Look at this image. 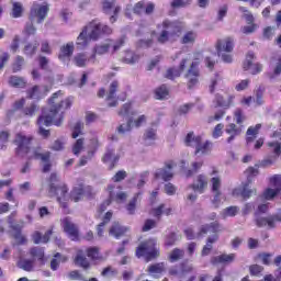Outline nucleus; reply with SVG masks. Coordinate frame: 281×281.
Here are the masks:
<instances>
[{
	"label": "nucleus",
	"instance_id": "62",
	"mask_svg": "<svg viewBox=\"0 0 281 281\" xmlns=\"http://www.w3.org/2000/svg\"><path fill=\"white\" fill-rule=\"evenodd\" d=\"M155 227H157V222L155 220H146L142 232H150V229H155Z\"/></svg>",
	"mask_w": 281,
	"mask_h": 281
},
{
	"label": "nucleus",
	"instance_id": "37",
	"mask_svg": "<svg viewBox=\"0 0 281 281\" xmlns=\"http://www.w3.org/2000/svg\"><path fill=\"white\" fill-rule=\"evenodd\" d=\"M195 41H196V33L194 31H189L184 33V35L181 37L180 43L182 45H194Z\"/></svg>",
	"mask_w": 281,
	"mask_h": 281
},
{
	"label": "nucleus",
	"instance_id": "13",
	"mask_svg": "<svg viewBox=\"0 0 281 281\" xmlns=\"http://www.w3.org/2000/svg\"><path fill=\"white\" fill-rule=\"evenodd\" d=\"M215 49L217 52V56H221L223 52H226V54H232V52H234V38L226 37L224 40H217Z\"/></svg>",
	"mask_w": 281,
	"mask_h": 281
},
{
	"label": "nucleus",
	"instance_id": "55",
	"mask_svg": "<svg viewBox=\"0 0 281 281\" xmlns=\"http://www.w3.org/2000/svg\"><path fill=\"white\" fill-rule=\"evenodd\" d=\"M24 63H25V58H23L22 56H16L15 61L13 63V66H12L13 74L21 71Z\"/></svg>",
	"mask_w": 281,
	"mask_h": 281
},
{
	"label": "nucleus",
	"instance_id": "29",
	"mask_svg": "<svg viewBox=\"0 0 281 281\" xmlns=\"http://www.w3.org/2000/svg\"><path fill=\"white\" fill-rule=\"evenodd\" d=\"M91 38L88 35V32L83 29L82 32L79 34V36L77 37V47L79 49H85V47L89 46V43H91Z\"/></svg>",
	"mask_w": 281,
	"mask_h": 281
},
{
	"label": "nucleus",
	"instance_id": "16",
	"mask_svg": "<svg viewBox=\"0 0 281 281\" xmlns=\"http://www.w3.org/2000/svg\"><path fill=\"white\" fill-rule=\"evenodd\" d=\"M180 168L181 170H183L187 178L194 177V175H196V172H199V170L203 168V161H193L191 162V168L188 169L186 167V160H181Z\"/></svg>",
	"mask_w": 281,
	"mask_h": 281
},
{
	"label": "nucleus",
	"instance_id": "24",
	"mask_svg": "<svg viewBox=\"0 0 281 281\" xmlns=\"http://www.w3.org/2000/svg\"><path fill=\"white\" fill-rule=\"evenodd\" d=\"M120 160V157L115 155V149L108 148L105 154L102 157L103 164H109V161H112L110 165V170H113L115 168V164Z\"/></svg>",
	"mask_w": 281,
	"mask_h": 281
},
{
	"label": "nucleus",
	"instance_id": "51",
	"mask_svg": "<svg viewBox=\"0 0 281 281\" xmlns=\"http://www.w3.org/2000/svg\"><path fill=\"white\" fill-rule=\"evenodd\" d=\"M168 87L166 85L160 86L156 89L155 94L157 100H165V98L168 95Z\"/></svg>",
	"mask_w": 281,
	"mask_h": 281
},
{
	"label": "nucleus",
	"instance_id": "25",
	"mask_svg": "<svg viewBox=\"0 0 281 281\" xmlns=\"http://www.w3.org/2000/svg\"><path fill=\"white\" fill-rule=\"evenodd\" d=\"M126 232H128V227L122 226V224L114 222L110 228V236H114V238H122Z\"/></svg>",
	"mask_w": 281,
	"mask_h": 281
},
{
	"label": "nucleus",
	"instance_id": "52",
	"mask_svg": "<svg viewBox=\"0 0 281 281\" xmlns=\"http://www.w3.org/2000/svg\"><path fill=\"white\" fill-rule=\"evenodd\" d=\"M139 60V55H135L133 52H126L124 57V63L127 65H135Z\"/></svg>",
	"mask_w": 281,
	"mask_h": 281
},
{
	"label": "nucleus",
	"instance_id": "18",
	"mask_svg": "<svg viewBox=\"0 0 281 281\" xmlns=\"http://www.w3.org/2000/svg\"><path fill=\"white\" fill-rule=\"evenodd\" d=\"M225 133H227V135H229L226 138L227 144H232V142H234V139H236V137H238V135H240V133H243V127L237 126L234 123H231L226 126Z\"/></svg>",
	"mask_w": 281,
	"mask_h": 281
},
{
	"label": "nucleus",
	"instance_id": "48",
	"mask_svg": "<svg viewBox=\"0 0 281 281\" xmlns=\"http://www.w3.org/2000/svg\"><path fill=\"white\" fill-rule=\"evenodd\" d=\"M254 194H256V189H251V187H249V183H246L241 190L243 199L245 201H247V199H251V196H254Z\"/></svg>",
	"mask_w": 281,
	"mask_h": 281
},
{
	"label": "nucleus",
	"instance_id": "15",
	"mask_svg": "<svg viewBox=\"0 0 281 281\" xmlns=\"http://www.w3.org/2000/svg\"><path fill=\"white\" fill-rule=\"evenodd\" d=\"M134 14H137L138 16H142V14H147V16H150L153 12H155V3L148 2L146 4L145 1L137 2L133 8Z\"/></svg>",
	"mask_w": 281,
	"mask_h": 281
},
{
	"label": "nucleus",
	"instance_id": "31",
	"mask_svg": "<svg viewBox=\"0 0 281 281\" xmlns=\"http://www.w3.org/2000/svg\"><path fill=\"white\" fill-rule=\"evenodd\" d=\"M260 128H262V124H257L256 126H250L247 132V138L246 142L247 144H252V142L256 139L258 136V133L260 132Z\"/></svg>",
	"mask_w": 281,
	"mask_h": 281
},
{
	"label": "nucleus",
	"instance_id": "3",
	"mask_svg": "<svg viewBox=\"0 0 281 281\" xmlns=\"http://www.w3.org/2000/svg\"><path fill=\"white\" fill-rule=\"evenodd\" d=\"M157 29L161 30L157 36V43L160 45H166L170 38H175V36H179V34H181V26L179 25V22L170 21L168 19L164 20L161 24H158Z\"/></svg>",
	"mask_w": 281,
	"mask_h": 281
},
{
	"label": "nucleus",
	"instance_id": "6",
	"mask_svg": "<svg viewBox=\"0 0 281 281\" xmlns=\"http://www.w3.org/2000/svg\"><path fill=\"white\" fill-rule=\"evenodd\" d=\"M85 31L88 32V36L92 41H98V38L104 36V34H112L113 30L109 25L100 23L98 20L91 21L86 27Z\"/></svg>",
	"mask_w": 281,
	"mask_h": 281
},
{
	"label": "nucleus",
	"instance_id": "59",
	"mask_svg": "<svg viewBox=\"0 0 281 281\" xmlns=\"http://www.w3.org/2000/svg\"><path fill=\"white\" fill-rule=\"evenodd\" d=\"M36 111H38V105L36 103H31L23 110V113L24 115L32 117L33 115H35Z\"/></svg>",
	"mask_w": 281,
	"mask_h": 281
},
{
	"label": "nucleus",
	"instance_id": "36",
	"mask_svg": "<svg viewBox=\"0 0 281 281\" xmlns=\"http://www.w3.org/2000/svg\"><path fill=\"white\" fill-rule=\"evenodd\" d=\"M44 95L45 94L41 91V87L38 86H34L27 90V98H30V100H41Z\"/></svg>",
	"mask_w": 281,
	"mask_h": 281
},
{
	"label": "nucleus",
	"instance_id": "49",
	"mask_svg": "<svg viewBox=\"0 0 281 281\" xmlns=\"http://www.w3.org/2000/svg\"><path fill=\"white\" fill-rule=\"evenodd\" d=\"M72 63H75L77 67H87V55L82 53L77 54L74 57Z\"/></svg>",
	"mask_w": 281,
	"mask_h": 281
},
{
	"label": "nucleus",
	"instance_id": "54",
	"mask_svg": "<svg viewBox=\"0 0 281 281\" xmlns=\"http://www.w3.org/2000/svg\"><path fill=\"white\" fill-rule=\"evenodd\" d=\"M157 139V130L148 128L144 134V142H155Z\"/></svg>",
	"mask_w": 281,
	"mask_h": 281
},
{
	"label": "nucleus",
	"instance_id": "22",
	"mask_svg": "<svg viewBox=\"0 0 281 281\" xmlns=\"http://www.w3.org/2000/svg\"><path fill=\"white\" fill-rule=\"evenodd\" d=\"M215 104V109L221 106L222 109H229L234 104V97L229 95L227 100L223 98L221 94H215V99L213 100Z\"/></svg>",
	"mask_w": 281,
	"mask_h": 281
},
{
	"label": "nucleus",
	"instance_id": "12",
	"mask_svg": "<svg viewBox=\"0 0 281 281\" xmlns=\"http://www.w3.org/2000/svg\"><path fill=\"white\" fill-rule=\"evenodd\" d=\"M256 58V55L252 52H249L246 56V60L244 61L243 68L244 71H249L252 76H256V74H260L262 71V65L260 64H254L252 60Z\"/></svg>",
	"mask_w": 281,
	"mask_h": 281
},
{
	"label": "nucleus",
	"instance_id": "60",
	"mask_svg": "<svg viewBox=\"0 0 281 281\" xmlns=\"http://www.w3.org/2000/svg\"><path fill=\"white\" fill-rule=\"evenodd\" d=\"M268 146L272 149V153L274 154L273 157H276L278 159V157H280L281 155V143L279 142H273V143H268Z\"/></svg>",
	"mask_w": 281,
	"mask_h": 281
},
{
	"label": "nucleus",
	"instance_id": "30",
	"mask_svg": "<svg viewBox=\"0 0 281 281\" xmlns=\"http://www.w3.org/2000/svg\"><path fill=\"white\" fill-rule=\"evenodd\" d=\"M110 48H111V43L95 45L92 49L93 54L91 55L90 58L95 59V56H103V54L109 53Z\"/></svg>",
	"mask_w": 281,
	"mask_h": 281
},
{
	"label": "nucleus",
	"instance_id": "57",
	"mask_svg": "<svg viewBox=\"0 0 281 281\" xmlns=\"http://www.w3.org/2000/svg\"><path fill=\"white\" fill-rule=\"evenodd\" d=\"M82 128H85V125L82 124V122H77L74 125L72 134H71L72 139H76L79 137V135H82Z\"/></svg>",
	"mask_w": 281,
	"mask_h": 281
},
{
	"label": "nucleus",
	"instance_id": "41",
	"mask_svg": "<svg viewBox=\"0 0 281 281\" xmlns=\"http://www.w3.org/2000/svg\"><path fill=\"white\" fill-rule=\"evenodd\" d=\"M140 193H136L134 198L127 203L126 210L130 216L135 215V211L137 210V199H139Z\"/></svg>",
	"mask_w": 281,
	"mask_h": 281
},
{
	"label": "nucleus",
	"instance_id": "2",
	"mask_svg": "<svg viewBox=\"0 0 281 281\" xmlns=\"http://www.w3.org/2000/svg\"><path fill=\"white\" fill-rule=\"evenodd\" d=\"M47 12H49L48 5L34 4L31 8L29 22H26L23 31L26 36H34V34H36V26H34V23H43L47 18Z\"/></svg>",
	"mask_w": 281,
	"mask_h": 281
},
{
	"label": "nucleus",
	"instance_id": "32",
	"mask_svg": "<svg viewBox=\"0 0 281 281\" xmlns=\"http://www.w3.org/2000/svg\"><path fill=\"white\" fill-rule=\"evenodd\" d=\"M74 55V43H68L60 48V53L58 55L59 60H65L66 58H70Z\"/></svg>",
	"mask_w": 281,
	"mask_h": 281
},
{
	"label": "nucleus",
	"instance_id": "9",
	"mask_svg": "<svg viewBox=\"0 0 281 281\" xmlns=\"http://www.w3.org/2000/svg\"><path fill=\"white\" fill-rule=\"evenodd\" d=\"M48 192L50 196H57V201L60 203L61 207H67V201L69 199V195L67 194V192H69L67 186L55 187V184L52 183L49 184Z\"/></svg>",
	"mask_w": 281,
	"mask_h": 281
},
{
	"label": "nucleus",
	"instance_id": "11",
	"mask_svg": "<svg viewBox=\"0 0 281 281\" xmlns=\"http://www.w3.org/2000/svg\"><path fill=\"white\" fill-rule=\"evenodd\" d=\"M102 10L104 14L110 15V22L115 23L117 21V14H120V11L122 10L120 7H115V2L113 0H105L102 3Z\"/></svg>",
	"mask_w": 281,
	"mask_h": 281
},
{
	"label": "nucleus",
	"instance_id": "5",
	"mask_svg": "<svg viewBox=\"0 0 281 281\" xmlns=\"http://www.w3.org/2000/svg\"><path fill=\"white\" fill-rule=\"evenodd\" d=\"M138 258H145L146 262L159 258V248H157V239H148L142 243L136 249Z\"/></svg>",
	"mask_w": 281,
	"mask_h": 281
},
{
	"label": "nucleus",
	"instance_id": "1",
	"mask_svg": "<svg viewBox=\"0 0 281 281\" xmlns=\"http://www.w3.org/2000/svg\"><path fill=\"white\" fill-rule=\"evenodd\" d=\"M58 95H63L61 91L55 92L53 97L48 100L49 109H43L42 115L37 119L38 125V135L47 139L49 137L50 132L49 130H45L43 126H49L50 124H55V126L63 125V111L69 109L71 106V100L66 99L60 101L59 103L56 102L58 100Z\"/></svg>",
	"mask_w": 281,
	"mask_h": 281
},
{
	"label": "nucleus",
	"instance_id": "43",
	"mask_svg": "<svg viewBox=\"0 0 281 281\" xmlns=\"http://www.w3.org/2000/svg\"><path fill=\"white\" fill-rule=\"evenodd\" d=\"M12 18L21 19V16H23V4H21V2H12Z\"/></svg>",
	"mask_w": 281,
	"mask_h": 281
},
{
	"label": "nucleus",
	"instance_id": "8",
	"mask_svg": "<svg viewBox=\"0 0 281 281\" xmlns=\"http://www.w3.org/2000/svg\"><path fill=\"white\" fill-rule=\"evenodd\" d=\"M32 136H25L23 133H18L14 138L16 147V155H27L30 153V145L32 144Z\"/></svg>",
	"mask_w": 281,
	"mask_h": 281
},
{
	"label": "nucleus",
	"instance_id": "27",
	"mask_svg": "<svg viewBox=\"0 0 281 281\" xmlns=\"http://www.w3.org/2000/svg\"><path fill=\"white\" fill-rule=\"evenodd\" d=\"M117 87H120V83L117 81H112L108 91L106 100H114L113 102L109 103V106H117V100H115L117 93Z\"/></svg>",
	"mask_w": 281,
	"mask_h": 281
},
{
	"label": "nucleus",
	"instance_id": "64",
	"mask_svg": "<svg viewBox=\"0 0 281 281\" xmlns=\"http://www.w3.org/2000/svg\"><path fill=\"white\" fill-rule=\"evenodd\" d=\"M272 186L277 189V193L281 194V176H274L273 178L270 179Z\"/></svg>",
	"mask_w": 281,
	"mask_h": 281
},
{
	"label": "nucleus",
	"instance_id": "7",
	"mask_svg": "<svg viewBox=\"0 0 281 281\" xmlns=\"http://www.w3.org/2000/svg\"><path fill=\"white\" fill-rule=\"evenodd\" d=\"M30 159H37L42 161L43 169L42 172H50L52 171V153L43 151L41 147L33 149V156H30Z\"/></svg>",
	"mask_w": 281,
	"mask_h": 281
},
{
	"label": "nucleus",
	"instance_id": "17",
	"mask_svg": "<svg viewBox=\"0 0 281 281\" xmlns=\"http://www.w3.org/2000/svg\"><path fill=\"white\" fill-rule=\"evenodd\" d=\"M64 232H66L72 240H78V226H76L69 217L64 220Z\"/></svg>",
	"mask_w": 281,
	"mask_h": 281
},
{
	"label": "nucleus",
	"instance_id": "23",
	"mask_svg": "<svg viewBox=\"0 0 281 281\" xmlns=\"http://www.w3.org/2000/svg\"><path fill=\"white\" fill-rule=\"evenodd\" d=\"M189 188H191V190H193L194 192H200V194H203V190L207 188V178H205V176L203 175H199L195 182Z\"/></svg>",
	"mask_w": 281,
	"mask_h": 281
},
{
	"label": "nucleus",
	"instance_id": "61",
	"mask_svg": "<svg viewBox=\"0 0 281 281\" xmlns=\"http://www.w3.org/2000/svg\"><path fill=\"white\" fill-rule=\"evenodd\" d=\"M192 3V0H173L171 2V8H186L187 5H190Z\"/></svg>",
	"mask_w": 281,
	"mask_h": 281
},
{
	"label": "nucleus",
	"instance_id": "63",
	"mask_svg": "<svg viewBox=\"0 0 281 281\" xmlns=\"http://www.w3.org/2000/svg\"><path fill=\"white\" fill-rule=\"evenodd\" d=\"M126 177H127L126 171L120 170V171H117V172L114 175V177H112V181H113L114 183H120V181H124V179H126Z\"/></svg>",
	"mask_w": 281,
	"mask_h": 281
},
{
	"label": "nucleus",
	"instance_id": "58",
	"mask_svg": "<svg viewBox=\"0 0 281 281\" xmlns=\"http://www.w3.org/2000/svg\"><path fill=\"white\" fill-rule=\"evenodd\" d=\"M87 256L88 258H91V260H99L100 249H98V247H90L87 249Z\"/></svg>",
	"mask_w": 281,
	"mask_h": 281
},
{
	"label": "nucleus",
	"instance_id": "45",
	"mask_svg": "<svg viewBox=\"0 0 281 281\" xmlns=\"http://www.w3.org/2000/svg\"><path fill=\"white\" fill-rule=\"evenodd\" d=\"M183 256H186V251L176 248L171 251L170 256H169V260L170 262H179V260H181V258H183Z\"/></svg>",
	"mask_w": 281,
	"mask_h": 281
},
{
	"label": "nucleus",
	"instance_id": "28",
	"mask_svg": "<svg viewBox=\"0 0 281 281\" xmlns=\"http://www.w3.org/2000/svg\"><path fill=\"white\" fill-rule=\"evenodd\" d=\"M148 273L153 276V278H157V276H161V273H165L166 271V263L165 262H158L150 265L147 269Z\"/></svg>",
	"mask_w": 281,
	"mask_h": 281
},
{
	"label": "nucleus",
	"instance_id": "26",
	"mask_svg": "<svg viewBox=\"0 0 281 281\" xmlns=\"http://www.w3.org/2000/svg\"><path fill=\"white\" fill-rule=\"evenodd\" d=\"M167 168L158 169L155 173L156 179H162V181H170L175 177L172 173V165H167Z\"/></svg>",
	"mask_w": 281,
	"mask_h": 281
},
{
	"label": "nucleus",
	"instance_id": "42",
	"mask_svg": "<svg viewBox=\"0 0 281 281\" xmlns=\"http://www.w3.org/2000/svg\"><path fill=\"white\" fill-rule=\"evenodd\" d=\"M133 124V117H130L126 123H123L117 126L116 132L119 135H126V133H131V126Z\"/></svg>",
	"mask_w": 281,
	"mask_h": 281
},
{
	"label": "nucleus",
	"instance_id": "19",
	"mask_svg": "<svg viewBox=\"0 0 281 281\" xmlns=\"http://www.w3.org/2000/svg\"><path fill=\"white\" fill-rule=\"evenodd\" d=\"M188 63V59H182L180 61L179 68H169L167 69L165 74V78H168V80H175V78H179L181 76L183 69H186V64Z\"/></svg>",
	"mask_w": 281,
	"mask_h": 281
},
{
	"label": "nucleus",
	"instance_id": "53",
	"mask_svg": "<svg viewBox=\"0 0 281 281\" xmlns=\"http://www.w3.org/2000/svg\"><path fill=\"white\" fill-rule=\"evenodd\" d=\"M101 276L103 278H115V276H117V269L113 268L112 266H108L103 269Z\"/></svg>",
	"mask_w": 281,
	"mask_h": 281
},
{
	"label": "nucleus",
	"instance_id": "33",
	"mask_svg": "<svg viewBox=\"0 0 281 281\" xmlns=\"http://www.w3.org/2000/svg\"><path fill=\"white\" fill-rule=\"evenodd\" d=\"M218 232H221V225L216 222L206 224L200 229V234H218Z\"/></svg>",
	"mask_w": 281,
	"mask_h": 281
},
{
	"label": "nucleus",
	"instance_id": "4",
	"mask_svg": "<svg viewBox=\"0 0 281 281\" xmlns=\"http://www.w3.org/2000/svg\"><path fill=\"white\" fill-rule=\"evenodd\" d=\"M184 142L187 146H191V148H195L194 155H201L203 157L212 153V142L203 140V137L195 136L194 132H190L187 135Z\"/></svg>",
	"mask_w": 281,
	"mask_h": 281
},
{
	"label": "nucleus",
	"instance_id": "35",
	"mask_svg": "<svg viewBox=\"0 0 281 281\" xmlns=\"http://www.w3.org/2000/svg\"><path fill=\"white\" fill-rule=\"evenodd\" d=\"M75 265L78 267H82V269H89L91 267V263L88 261L87 257L82 254V251H79L75 258Z\"/></svg>",
	"mask_w": 281,
	"mask_h": 281
},
{
	"label": "nucleus",
	"instance_id": "50",
	"mask_svg": "<svg viewBox=\"0 0 281 281\" xmlns=\"http://www.w3.org/2000/svg\"><path fill=\"white\" fill-rule=\"evenodd\" d=\"M82 194H85V189H82V187H77L71 191L70 199L75 201V203H78V201L82 199Z\"/></svg>",
	"mask_w": 281,
	"mask_h": 281
},
{
	"label": "nucleus",
	"instance_id": "10",
	"mask_svg": "<svg viewBox=\"0 0 281 281\" xmlns=\"http://www.w3.org/2000/svg\"><path fill=\"white\" fill-rule=\"evenodd\" d=\"M255 223L257 227H268L269 229H273L276 223H281V211L277 214L269 215L268 217L256 215Z\"/></svg>",
	"mask_w": 281,
	"mask_h": 281
},
{
	"label": "nucleus",
	"instance_id": "56",
	"mask_svg": "<svg viewBox=\"0 0 281 281\" xmlns=\"http://www.w3.org/2000/svg\"><path fill=\"white\" fill-rule=\"evenodd\" d=\"M12 229L15 231L14 238H15L18 245H23L25 243V237L21 235V226L13 225Z\"/></svg>",
	"mask_w": 281,
	"mask_h": 281
},
{
	"label": "nucleus",
	"instance_id": "14",
	"mask_svg": "<svg viewBox=\"0 0 281 281\" xmlns=\"http://www.w3.org/2000/svg\"><path fill=\"white\" fill-rule=\"evenodd\" d=\"M199 64L196 61H193L188 69V72L186 75V78L188 80V88L192 89V87H195V85H199Z\"/></svg>",
	"mask_w": 281,
	"mask_h": 281
},
{
	"label": "nucleus",
	"instance_id": "44",
	"mask_svg": "<svg viewBox=\"0 0 281 281\" xmlns=\"http://www.w3.org/2000/svg\"><path fill=\"white\" fill-rule=\"evenodd\" d=\"M30 254L32 258H35L36 260H41V262H43L45 258V250L41 247L31 248Z\"/></svg>",
	"mask_w": 281,
	"mask_h": 281
},
{
	"label": "nucleus",
	"instance_id": "40",
	"mask_svg": "<svg viewBox=\"0 0 281 281\" xmlns=\"http://www.w3.org/2000/svg\"><path fill=\"white\" fill-rule=\"evenodd\" d=\"M126 199H128V194H126V192L121 191L115 194V192H113V189H110V200L115 201L116 203H124Z\"/></svg>",
	"mask_w": 281,
	"mask_h": 281
},
{
	"label": "nucleus",
	"instance_id": "47",
	"mask_svg": "<svg viewBox=\"0 0 281 281\" xmlns=\"http://www.w3.org/2000/svg\"><path fill=\"white\" fill-rule=\"evenodd\" d=\"M85 150V138H79L72 146V153L78 157Z\"/></svg>",
	"mask_w": 281,
	"mask_h": 281
},
{
	"label": "nucleus",
	"instance_id": "21",
	"mask_svg": "<svg viewBox=\"0 0 281 281\" xmlns=\"http://www.w3.org/2000/svg\"><path fill=\"white\" fill-rule=\"evenodd\" d=\"M212 192L214 194L213 203L216 205L221 203V178L214 177L211 179Z\"/></svg>",
	"mask_w": 281,
	"mask_h": 281
},
{
	"label": "nucleus",
	"instance_id": "20",
	"mask_svg": "<svg viewBox=\"0 0 281 281\" xmlns=\"http://www.w3.org/2000/svg\"><path fill=\"white\" fill-rule=\"evenodd\" d=\"M236 260V254H223L220 256H215L211 258V263L213 265H231V262H234Z\"/></svg>",
	"mask_w": 281,
	"mask_h": 281
},
{
	"label": "nucleus",
	"instance_id": "34",
	"mask_svg": "<svg viewBox=\"0 0 281 281\" xmlns=\"http://www.w3.org/2000/svg\"><path fill=\"white\" fill-rule=\"evenodd\" d=\"M9 85L10 87H14L15 89H23L27 85V81H25V78L23 77L11 76L9 78Z\"/></svg>",
	"mask_w": 281,
	"mask_h": 281
},
{
	"label": "nucleus",
	"instance_id": "46",
	"mask_svg": "<svg viewBox=\"0 0 281 281\" xmlns=\"http://www.w3.org/2000/svg\"><path fill=\"white\" fill-rule=\"evenodd\" d=\"M239 12H243V19H245V21L248 23V25H251V23H254L255 18L254 14L251 13V11H249L247 8L245 7H239L238 8Z\"/></svg>",
	"mask_w": 281,
	"mask_h": 281
},
{
	"label": "nucleus",
	"instance_id": "38",
	"mask_svg": "<svg viewBox=\"0 0 281 281\" xmlns=\"http://www.w3.org/2000/svg\"><path fill=\"white\" fill-rule=\"evenodd\" d=\"M38 41H35L34 44L27 43L23 48V54L30 57L34 56L38 49Z\"/></svg>",
	"mask_w": 281,
	"mask_h": 281
},
{
	"label": "nucleus",
	"instance_id": "39",
	"mask_svg": "<svg viewBox=\"0 0 281 281\" xmlns=\"http://www.w3.org/2000/svg\"><path fill=\"white\" fill-rule=\"evenodd\" d=\"M18 267L23 269V271H33L34 270V259H20L18 261Z\"/></svg>",
	"mask_w": 281,
	"mask_h": 281
}]
</instances>
